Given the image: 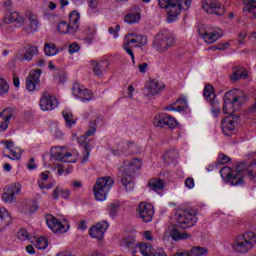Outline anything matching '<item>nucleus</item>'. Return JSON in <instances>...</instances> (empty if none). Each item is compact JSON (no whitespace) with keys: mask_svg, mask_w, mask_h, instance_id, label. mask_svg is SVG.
Wrapping results in <instances>:
<instances>
[{"mask_svg":"<svg viewBox=\"0 0 256 256\" xmlns=\"http://www.w3.org/2000/svg\"><path fill=\"white\" fill-rule=\"evenodd\" d=\"M256 245V234L255 232H246L235 237L233 243L231 244L232 251L240 255H245L249 253L253 247Z\"/></svg>","mask_w":256,"mask_h":256,"instance_id":"1","label":"nucleus"},{"mask_svg":"<svg viewBox=\"0 0 256 256\" xmlns=\"http://www.w3.org/2000/svg\"><path fill=\"white\" fill-rule=\"evenodd\" d=\"M161 9H166L168 17L173 21L181 15V11H187L191 7V0H158Z\"/></svg>","mask_w":256,"mask_h":256,"instance_id":"2","label":"nucleus"},{"mask_svg":"<svg viewBox=\"0 0 256 256\" xmlns=\"http://www.w3.org/2000/svg\"><path fill=\"white\" fill-rule=\"evenodd\" d=\"M246 99L247 96L245 95V92L239 89L226 92L224 95V105L222 107L223 113L231 115V113L235 111V108L233 107H241Z\"/></svg>","mask_w":256,"mask_h":256,"instance_id":"3","label":"nucleus"},{"mask_svg":"<svg viewBox=\"0 0 256 256\" xmlns=\"http://www.w3.org/2000/svg\"><path fill=\"white\" fill-rule=\"evenodd\" d=\"M114 183L115 180L110 176L98 178L93 187L96 201H105L107 199V193L111 191V187H113Z\"/></svg>","mask_w":256,"mask_h":256,"instance_id":"4","label":"nucleus"},{"mask_svg":"<svg viewBox=\"0 0 256 256\" xmlns=\"http://www.w3.org/2000/svg\"><path fill=\"white\" fill-rule=\"evenodd\" d=\"M175 45V37L169 31L162 30L154 39V47L159 53H165Z\"/></svg>","mask_w":256,"mask_h":256,"instance_id":"5","label":"nucleus"},{"mask_svg":"<svg viewBox=\"0 0 256 256\" xmlns=\"http://www.w3.org/2000/svg\"><path fill=\"white\" fill-rule=\"evenodd\" d=\"M176 223L181 229H189L193 227L199 219L197 218V211L195 210H184L175 214Z\"/></svg>","mask_w":256,"mask_h":256,"instance_id":"6","label":"nucleus"},{"mask_svg":"<svg viewBox=\"0 0 256 256\" xmlns=\"http://www.w3.org/2000/svg\"><path fill=\"white\" fill-rule=\"evenodd\" d=\"M220 175L225 183L231 185L232 187H237L239 185H243L244 183L243 172L241 171H233L229 167H223L220 170Z\"/></svg>","mask_w":256,"mask_h":256,"instance_id":"7","label":"nucleus"},{"mask_svg":"<svg viewBox=\"0 0 256 256\" xmlns=\"http://www.w3.org/2000/svg\"><path fill=\"white\" fill-rule=\"evenodd\" d=\"M204 97L212 107V114L214 117H217V115L221 113V105H219V101H217V95H215L213 85L207 84L204 87Z\"/></svg>","mask_w":256,"mask_h":256,"instance_id":"8","label":"nucleus"},{"mask_svg":"<svg viewBox=\"0 0 256 256\" xmlns=\"http://www.w3.org/2000/svg\"><path fill=\"white\" fill-rule=\"evenodd\" d=\"M51 161H62V163H77V157L68 152L63 154V148L59 146L52 147L50 150Z\"/></svg>","mask_w":256,"mask_h":256,"instance_id":"9","label":"nucleus"},{"mask_svg":"<svg viewBox=\"0 0 256 256\" xmlns=\"http://www.w3.org/2000/svg\"><path fill=\"white\" fill-rule=\"evenodd\" d=\"M138 218L141 219L144 223H151L153 221V215H155V210L153 205L141 202L136 210Z\"/></svg>","mask_w":256,"mask_h":256,"instance_id":"10","label":"nucleus"},{"mask_svg":"<svg viewBox=\"0 0 256 256\" xmlns=\"http://www.w3.org/2000/svg\"><path fill=\"white\" fill-rule=\"evenodd\" d=\"M202 8L210 15L221 17L225 14V8L217 0H202Z\"/></svg>","mask_w":256,"mask_h":256,"instance_id":"11","label":"nucleus"},{"mask_svg":"<svg viewBox=\"0 0 256 256\" xmlns=\"http://www.w3.org/2000/svg\"><path fill=\"white\" fill-rule=\"evenodd\" d=\"M239 116L231 115L227 116L222 120L221 127L224 135L231 136L235 133V128L237 127V120Z\"/></svg>","mask_w":256,"mask_h":256,"instance_id":"12","label":"nucleus"},{"mask_svg":"<svg viewBox=\"0 0 256 256\" xmlns=\"http://www.w3.org/2000/svg\"><path fill=\"white\" fill-rule=\"evenodd\" d=\"M165 89V85L159 83L157 80H150L144 89V97L151 99L155 95H159Z\"/></svg>","mask_w":256,"mask_h":256,"instance_id":"13","label":"nucleus"},{"mask_svg":"<svg viewBox=\"0 0 256 256\" xmlns=\"http://www.w3.org/2000/svg\"><path fill=\"white\" fill-rule=\"evenodd\" d=\"M57 105H59L57 98L50 95L49 92H44L40 99V107L42 111H53V109H57Z\"/></svg>","mask_w":256,"mask_h":256,"instance_id":"14","label":"nucleus"},{"mask_svg":"<svg viewBox=\"0 0 256 256\" xmlns=\"http://www.w3.org/2000/svg\"><path fill=\"white\" fill-rule=\"evenodd\" d=\"M21 193V184L14 183L5 188V192L2 195V200L4 203H14L15 202V195H19Z\"/></svg>","mask_w":256,"mask_h":256,"instance_id":"15","label":"nucleus"},{"mask_svg":"<svg viewBox=\"0 0 256 256\" xmlns=\"http://www.w3.org/2000/svg\"><path fill=\"white\" fill-rule=\"evenodd\" d=\"M41 69L31 70L29 75L26 78V89L27 91H35L39 83H41Z\"/></svg>","mask_w":256,"mask_h":256,"instance_id":"16","label":"nucleus"},{"mask_svg":"<svg viewBox=\"0 0 256 256\" xmlns=\"http://www.w3.org/2000/svg\"><path fill=\"white\" fill-rule=\"evenodd\" d=\"M198 35L202 37V39L205 41V43H208V45H211L215 43V41H219V39H221V33L212 31L211 29L200 28L198 30Z\"/></svg>","mask_w":256,"mask_h":256,"instance_id":"17","label":"nucleus"},{"mask_svg":"<svg viewBox=\"0 0 256 256\" xmlns=\"http://www.w3.org/2000/svg\"><path fill=\"white\" fill-rule=\"evenodd\" d=\"M72 93L74 97L80 99V101H91L93 99V92L89 89H84L79 84H74L72 87Z\"/></svg>","mask_w":256,"mask_h":256,"instance_id":"18","label":"nucleus"},{"mask_svg":"<svg viewBox=\"0 0 256 256\" xmlns=\"http://www.w3.org/2000/svg\"><path fill=\"white\" fill-rule=\"evenodd\" d=\"M107 229H109V223L107 221H101L90 228L89 235L93 239H102Z\"/></svg>","mask_w":256,"mask_h":256,"instance_id":"19","label":"nucleus"},{"mask_svg":"<svg viewBox=\"0 0 256 256\" xmlns=\"http://www.w3.org/2000/svg\"><path fill=\"white\" fill-rule=\"evenodd\" d=\"M46 223L54 233H65V226L55 216L51 214L46 215Z\"/></svg>","mask_w":256,"mask_h":256,"instance_id":"20","label":"nucleus"},{"mask_svg":"<svg viewBox=\"0 0 256 256\" xmlns=\"http://www.w3.org/2000/svg\"><path fill=\"white\" fill-rule=\"evenodd\" d=\"M124 41L132 47H143V45H147V36L128 34Z\"/></svg>","mask_w":256,"mask_h":256,"instance_id":"21","label":"nucleus"},{"mask_svg":"<svg viewBox=\"0 0 256 256\" xmlns=\"http://www.w3.org/2000/svg\"><path fill=\"white\" fill-rule=\"evenodd\" d=\"M141 21V10L133 7L130 11L124 16V22L128 25H135Z\"/></svg>","mask_w":256,"mask_h":256,"instance_id":"22","label":"nucleus"},{"mask_svg":"<svg viewBox=\"0 0 256 256\" xmlns=\"http://www.w3.org/2000/svg\"><path fill=\"white\" fill-rule=\"evenodd\" d=\"M13 119V109L7 108L0 113V131H7L9 120Z\"/></svg>","mask_w":256,"mask_h":256,"instance_id":"23","label":"nucleus"},{"mask_svg":"<svg viewBox=\"0 0 256 256\" xmlns=\"http://www.w3.org/2000/svg\"><path fill=\"white\" fill-rule=\"evenodd\" d=\"M109 67V61L104 60L100 62L92 61V71L96 77H103L107 73V68Z\"/></svg>","mask_w":256,"mask_h":256,"instance_id":"24","label":"nucleus"},{"mask_svg":"<svg viewBox=\"0 0 256 256\" xmlns=\"http://www.w3.org/2000/svg\"><path fill=\"white\" fill-rule=\"evenodd\" d=\"M189 105L187 104V99L179 98L174 103L165 107V111H177L181 113V111H185Z\"/></svg>","mask_w":256,"mask_h":256,"instance_id":"25","label":"nucleus"},{"mask_svg":"<svg viewBox=\"0 0 256 256\" xmlns=\"http://www.w3.org/2000/svg\"><path fill=\"white\" fill-rule=\"evenodd\" d=\"M121 183L126 191H133V189H135V185L133 184V173L123 169Z\"/></svg>","mask_w":256,"mask_h":256,"instance_id":"26","label":"nucleus"},{"mask_svg":"<svg viewBox=\"0 0 256 256\" xmlns=\"http://www.w3.org/2000/svg\"><path fill=\"white\" fill-rule=\"evenodd\" d=\"M170 236L173 241H181L185 239H191V234L187 232H181L177 229V225H172L169 227Z\"/></svg>","mask_w":256,"mask_h":256,"instance_id":"27","label":"nucleus"},{"mask_svg":"<svg viewBox=\"0 0 256 256\" xmlns=\"http://www.w3.org/2000/svg\"><path fill=\"white\" fill-rule=\"evenodd\" d=\"M4 21L7 25L16 23L17 27H21L25 23V18L19 12H12L5 17Z\"/></svg>","mask_w":256,"mask_h":256,"instance_id":"28","label":"nucleus"},{"mask_svg":"<svg viewBox=\"0 0 256 256\" xmlns=\"http://www.w3.org/2000/svg\"><path fill=\"white\" fill-rule=\"evenodd\" d=\"M135 147V142H119L116 144V147L113 149L114 155H123L127 151H131Z\"/></svg>","mask_w":256,"mask_h":256,"instance_id":"29","label":"nucleus"},{"mask_svg":"<svg viewBox=\"0 0 256 256\" xmlns=\"http://www.w3.org/2000/svg\"><path fill=\"white\" fill-rule=\"evenodd\" d=\"M248 75L243 67H236L233 69L232 74L230 75V81L232 83H237V81H241V79H247Z\"/></svg>","mask_w":256,"mask_h":256,"instance_id":"30","label":"nucleus"},{"mask_svg":"<svg viewBox=\"0 0 256 256\" xmlns=\"http://www.w3.org/2000/svg\"><path fill=\"white\" fill-rule=\"evenodd\" d=\"M80 144H83L84 154L80 160V163H87L89 161V156L91 155V145L87 143V138L85 136H81L78 139Z\"/></svg>","mask_w":256,"mask_h":256,"instance_id":"31","label":"nucleus"},{"mask_svg":"<svg viewBox=\"0 0 256 256\" xmlns=\"http://www.w3.org/2000/svg\"><path fill=\"white\" fill-rule=\"evenodd\" d=\"M11 225V214L6 208H0V231Z\"/></svg>","mask_w":256,"mask_h":256,"instance_id":"32","label":"nucleus"},{"mask_svg":"<svg viewBox=\"0 0 256 256\" xmlns=\"http://www.w3.org/2000/svg\"><path fill=\"white\" fill-rule=\"evenodd\" d=\"M79 19H81V14L77 11H72L69 14V24L72 28V31L75 33L79 30Z\"/></svg>","mask_w":256,"mask_h":256,"instance_id":"33","label":"nucleus"},{"mask_svg":"<svg viewBox=\"0 0 256 256\" xmlns=\"http://www.w3.org/2000/svg\"><path fill=\"white\" fill-rule=\"evenodd\" d=\"M148 187H150V189L156 193H161V191L165 189V183L161 179L152 178L148 182Z\"/></svg>","mask_w":256,"mask_h":256,"instance_id":"34","label":"nucleus"},{"mask_svg":"<svg viewBox=\"0 0 256 256\" xmlns=\"http://www.w3.org/2000/svg\"><path fill=\"white\" fill-rule=\"evenodd\" d=\"M244 3L243 11L251 13L252 19H256V0H242Z\"/></svg>","mask_w":256,"mask_h":256,"instance_id":"35","label":"nucleus"},{"mask_svg":"<svg viewBox=\"0 0 256 256\" xmlns=\"http://www.w3.org/2000/svg\"><path fill=\"white\" fill-rule=\"evenodd\" d=\"M26 52L24 54L25 61H31L35 55L39 54V47L33 44H28Z\"/></svg>","mask_w":256,"mask_h":256,"instance_id":"36","label":"nucleus"},{"mask_svg":"<svg viewBox=\"0 0 256 256\" xmlns=\"http://www.w3.org/2000/svg\"><path fill=\"white\" fill-rule=\"evenodd\" d=\"M141 169V160L138 158H134L131 160L128 165L124 168L125 171H128V173H135L136 171H139Z\"/></svg>","mask_w":256,"mask_h":256,"instance_id":"37","label":"nucleus"},{"mask_svg":"<svg viewBox=\"0 0 256 256\" xmlns=\"http://www.w3.org/2000/svg\"><path fill=\"white\" fill-rule=\"evenodd\" d=\"M167 113L158 114L154 117L153 125L154 127H160L166 129Z\"/></svg>","mask_w":256,"mask_h":256,"instance_id":"38","label":"nucleus"},{"mask_svg":"<svg viewBox=\"0 0 256 256\" xmlns=\"http://www.w3.org/2000/svg\"><path fill=\"white\" fill-rule=\"evenodd\" d=\"M64 121L66 122L67 127H73L75 125V117L73 116V112L69 109H66L62 112Z\"/></svg>","mask_w":256,"mask_h":256,"instance_id":"39","label":"nucleus"},{"mask_svg":"<svg viewBox=\"0 0 256 256\" xmlns=\"http://www.w3.org/2000/svg\"><path fill=\"white\" fill-rule=\"evenodd\" d=\"M178 158H179V153L177 152V150H168L163 155V159L167 163H174L175 159H178Z\"/></svg>","mask_w":256,"mask_h":256,"instance_id":"40","label":"nucleus"},{"mask_svg":"<svg viewBox=\"0 0 256 256\" xmlns=\"http://www.w3.org/2000/svg\"><path fill=\"white\" fill-rule=\"evenodd\" d=\"M44 53L47 57H53V55H57V46L53 43H46L44 45Z\"/></svg>","mask_w":256,"mask_h":256,"instance_id":"41","label":"nucleus"},{"mask_svg":"<svg viewBox=\"0 0 256 256\" xmlns=\"http://www.w3.org/2000/svg\"><path fill=\"white\" fill-rule=\"evenodd\" d=\"M58 31H60V33H68L70 35H73V33H75V30H73L71 25L67 24V22H60L58 24Z\"/></svg>","mask_w":256,"mask_h":256,"instance_id":"42","label":"nucleus"},{"mask_svg":"<svg viewBox=\"0 0 256 256\" xmlns=\"http://www.w3.org/2000/svg\"><path fill=\"white\" fill-rule=\"evenodd\" d=\"M120 207L121 206L119 204H115V203L108 204L107 211H108L110 217H112V218L117 217V215H119Z\"/></svg>","mask_w":256,"mask_h":256,"instance_id":"43","label":"nucleus"},{"mask_svg":"<svg viewBox=\"0 0 256 256\" xmlns=\"http://www.w3.org/2000/svg\"><path fill=\"white\" fill-rule=\"evenodd\" d=\"M28 19L30 21V27L34 31H37V29H39V18L37 17V15H35L33 13H29L28 14Z\"/></svg>","mask_w":256,"mask_h":256,"instance_id":"44","label":"nucleus"},{"mask_svg":"<svg viewBox=\"0 0 256 256\" xmlns=\"http://www.w3.org/2000/svg\"><path fill=\"white\" fill-rule=\"evenodd\" d=\"M166 129H175V127H177V125H179V122H177V119H175V117L166 114Z\"/></svg>","mask_w":256,"mask_h":256,"instance_id":"45","label":"nucleus"},{"mask_svg":"<svg viewBox=\"0 0 256 256\" xmlns=\"http://www.w3.org/2000/svg\"><path fill=\"white\" fill-rule=\"evenodd\" d=\"M206 253H207V249L199 246H196L190 250L191 256H201V255H205Z\"/></svg>","mask_w":256,"mask_h":256,"instance_id":"46","label":"nucleus"},{"mask_svg":"<svg viewBox=\"0 0 256 256\" xmlns=\"http://www.w3.org/2000/svg\"><path fill=\"white\" fill-rule=\"evenodd\" d=\"M49 243L47 242V238L45 236H41L36 240L37 249H47Z\"/></svg>","mask_w":256,"mask_h":256,"instance_id":"47","label":"nucleus"},{"mask_svg":"<svg viewBox=\"0 0 256 256\" xmlns=\"http://www.w3.org/2000/svg\"><path fill=\"white\" fill-rule=\"evenodd\" d=\"M9 93V84L6 79L0 78V95Z\"/></svg>","mask_w":256,"mask_h":256,"instance_id":"48","label":"nucleus"},{"mask_svg":"<svg viewBox=\"0 0 256 256\" xmlns=\"http://www.w3.org/2000/svg\"><path fill=\"white\" fill-rule=\"evenodd\" d=\"M132 47L134 46L131 44H127V41L124 40L123 49L126 51L128 55H130L132 61L135 62V54L133 53V49H131Z\"/></svg>","mask_w":256,"mask_h":256,"instance_id":"49","label":"nucleus"},{"mask_svg":"<svg viewBox=\"0 0 256 256\" xmlns=\"http://www.w3.org/2000/svg\"><path fill=\"white\" fill-rule=\"evenodd\" d=\"M17 237L20 241H27L29 239V233L26 229H21L18 231Z\"/></svg>","mask_w":256,"mask_h":256,"instance_id":"50","label":"nucleus"},{"mask_svg":"<svg viewBox=\"0 0 256 256\" xmlns=\"http://www.w3.org/2000/svg\"><path fill=\"white\" fill-rule=\"evenodd\" d=\"M80 49L81 48L79 47V44H77L76 42L68 46V52L70 53V55H73L74 53H79Z\"/></svg>","mask_w":256,"mask_h":256,"instance_id":"51","label":"nucleus"},{"mask_svg":"<svg viewBox=\"0 0 256 256\" xmlns=\"http://www.w3.org/2000/svg\"><path fill=\"white\" fill-rule=\"evenodd\" d=\"M4 157H8V159L17 161L18 159H21V153L15 152L13 149H10V155H4Z\"/></svg>","mask_w":256,"mask_h":256,"instance_id":"52","label":"nucleus"},{"mask_svg":"<svg viewBox=\"0 0 256 256\" xmlns=\"http://www.w3.org/2000/svg\"><path fill=\"white\" fill-rule=\"evenodd\" d=\"M97 131V123L96 122H91L90 123V128L86 132V137H91L93 134Z\"/></svg>","mask_w":256,"mask_h":256,"instance_id":"53","label":"nucleus"},{"mask_svg":"<svg viewBox=\"0 0 256 256\" xmlns=\"http://www.w3.org/2000/svg\"><path fill=\"white\" fill-rule=\"evenodd\" d=\"M121 29V26L119 24H117L114 28L110 27L108 29L110 35H113L114 37H119V30Z\"/></svg>","mask_w":256,"mask_h":256,"instance_id":"54","label":"nucleus"},{"mask_svg":"<svg viewBox=\"0 0 256 256\" xmlns=\"http://www.w3.org/2000/svg\"><path fill=\"white\" fill-rule=\"evenodd\" d=\"M185 187H187V189H193L195 187V180L193 177H188L185 180Z\"/></svg>","mask_w":256,"mask_h":256,"instance_id":"55","label":"nucleus"},{"mask_svg":"<svg viewBox=\"0 0 256 256\" xmlns=\"http://www.w3.org/2000/svg\"><path fill=\"white\" fill-rule=\"evenodd\" d=\"M218 161L221 165H225V163H229V161H231V159L229 158V156H227L225 154H220L218 157Z\"/></svg>","mask_w":256,"mask_h":256,"instance_id":"56","label":"nucleus"},{"mask_svg":"<svg viewBox=\"0 0 256 256\" xmlns=\"http://www.w3.org/2000/svg\"><path fill=\"white\" fill-rule=\"evenodd\" d=\"M27 169H29V171H33L35 169H37V164L35 163V158H31L27 164Z\"/></svg>","mask_w":256,"mask_h":256,"instance_id":"57","label":"nucleus"},{"mask_svg":"<svg viewBox=\"0 0 256 256\" xmlns=\"http://www.w3.org/2000/svg\"><path fill=\"white\" fill-rule=\"evenodd\" d=\"M54 185H55L54 183H50V184L45 185V183L41 182V180L38 181V187L40 189H53Z\"/></svg>","mask_w":256,"mask_h":256,"instance_id":"58","label":"nucleus"},{"mask_svg":"<svg viewBox=\"0 0 256 256\" xmlns=\"http://www.w3.org/2000/svg\"><path fill=\"white\" fill-rule=\"evenodd\" d=\"M49 175H51V172L49 171L40 173V179L38 181H41V183H43V181H47V179H49Z\"/></svg>","mask_w":256,"mask_h":256,"instance_id":"59","label":"nucleus"},{"mask_svg":"<svg viewBox=\"0 0 256 256\" xmlns=\"http://www.w3.org/2000/svg\"><path fill=\"white\" fill-rule=\"evenodd\" d=\"M53 199H59L61 197V187L57 186L52 193Z\"/></svg>","mask_w":256,"mask_h":256,"instance_id":"60","label":"nucleus"},{"mask_svg":"<svg viewBox=\"0 0 256 256\" xmlns=\"http://www.w3.org/2000/svg\"><path fill=\"white\" fill-rule=\"evenodd\" d=\"M149 67V64L147 63H142L138 65V69L140 73H147V68Z\"/></svg>","mask_w":256,"mask_h":256,"instance_id":"61","label":"nucleus"},{"mask_svg":"<svg viewBox=\"0 0 256 256\" xmlns=\"http://www.w3.org/2000/svg\"><path fill=\"white\" fill-rule=\"evenodd\" d=\"M69 195H71V192L69 190H63L61 188L60 197H62L63 199H69Z\"/></svg>","mask_w":256,"mask_h":256,"instance_id":"62","label":"nucleus"},{"mask_svg":"<svg viewBox=\"0 0 256 256\" xmlns=\"http://www.w3.org/2000/svg\"><path fill=\"white\" fill-rule=\"evenodd\" d=\"M144 238L146 239V241H153V234L151 233V231L144 232Z\"/></svg>","mask_w":256,"mask_h":256,"instance_id":"63","label":"nucleus"},{"mask_svg":"<svg viewBox=\"0 0 256 256\" xmlns=\"http://www.w3.org/2000/svg\"><path fill=\"white\" fill-rule=\"evenodd\" d=\"M173 256H191V252L190 251L178 252V253L174 254Z\"/></svg>","mask_w":256,"mask_h":256,"instance_id":"64","label":"nucleus"}]
</instances>
